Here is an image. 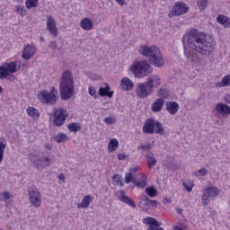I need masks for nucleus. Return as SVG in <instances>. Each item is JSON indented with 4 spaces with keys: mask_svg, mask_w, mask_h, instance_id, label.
Returning a JSON list of instances; mask_svg holds the SVG:
<instances>
[{
    "mask_svg": "<svg viewBox=\"0 0 230 230\" xmlns=\"http://www.w3.org/2000/svg\"><path fill=\"white\" fill-rule=\"evenodd\" d=\"M15 12L16 13H19L21 17H25V15L27 14V11L26 9H24V5L17 4L15 6Z\"/></svg>",
    "mask_w": 230,
    "mask_h": 230,
    "instance_id": "38",
    "label": "nucleus"
},
{
    "mask_svg": "<svg viewBox=\"0 0 230 230\" xmlns=\"http://www.w3.org/2000/svg\"><path fill=\"white\" fill-rule=\"evenodd\" d=\"M139 208L141 209H149L150 208V199H148V196H142V199L139 202Z\"/></svg>",
    "mask_w": 230,
    "mask_h": 230,
    "instance_id": "27",
    "label": "nucleus"
},
{
    "mask_svg": "<svg viewBox=\"0 0 230 230\" xmlns=\"http://www.w3.org/2000/svg\"><path fill=\"white\" fill-rule=\"evenodd\" d=\"M220 195V190L217 187H208L202 190V206H208L211 202V199H215Z\"/></svg>",
    "mask_w": 230,
    "mask_h": 230,
    "instance_id": "6",
    "label": "nucleus"
},
{
    "mask_svg": "<svg viewBox=\"0 0 230 230\" xmlns=\"http://www.w3.org/2000/svg\"><path fill=\"white\" fill-rule=\"evenodd\" d=\"M190 12V7L188 4L181 2H177L172 7V11L169 13L168 17L172 19V17H180V15H184Z\"/></svg>",
    "mask_w": 230,
    "mask_h": 230,
    "instance_id": "8",
    "label": "nucleus"
},
{
    "mask_svg": "<svg viewBox=\"0 0 230 230\" xmlns=\"http://www.w3.org/2000/svg\"><path fill=\"white\" fill-rule=\"evenodd\" d=\"M29 202L32 208H40V204H42V196L40 192L37 189H29Z\"/></svg>",
    "mask_w": 230,
    "mask_h": 230,
    "instance_id": "9",
    "label": "nucleus"
},
{
    "mask_svg": "<svg viewBox=\"0 0 230 230\" xmlns=\"http://www.w3.org/2000/svg\"><path fill=\"white\" fill-rule=\"evenodd\" d=\"M133 184H135L137 188H145V186H146V176L142 174L141 181H137V179L135 178Z\"/></svg>",
    "mask_w": 230,
    "mask_h": 230,
    "instance_id": "28",
    "label": "nucleus"
},
{
    "mask_svg": "<svg viewBox=\"0 0 230 230\" xmlns=\"http://www.w3.org/2000/svg\"><path fill=\"white\" fill-rule=\"evenodd\" d=\"M1 93H3V86L2 85H0V94H1Z\"/></svg>",
    "mask_w": 230,
    "mask_h": 230,
    "instance_id": "63",
    "label": "nucleus"
},
{
    "mask_svg": "<svg viewBox=\"0 0 230 230\" xmlns=\"http://www.w3.org/2000/svg\"><path fill=\"white\" fill-rule=\"evenodd\" d=\"M164 107V100L163 98L156 99L151 105L152 112H161Z\"/></svg>",
    "mask_w": 230,
    "mask_h": 230,
    "instance_id": "18",
    "label": "nucleus"
},
{
    "mask_svg": "<svg viewBox=\"0 0 230 230\" xmlns=\"http://www.w3.org/2000/svg\"><path fill=\"white\" fill-rule=\"evenodd\" d=\"M105 88L100 87L99 96H108V98H112V96H114V92L111 91V86L109 84H105Z\"/></svg>",
    "mask_w": 230,
    "mask_h": 230,
    "instance_id": "22",
    "label": "nucleus"
},
{
    "mask_svg": "<svg viewBox=\"0 0 230 230\" xmlns=\"http://www.w3.org/2000/svg\"><path fill=\"white\" fill-rule=\"evenodd\" d=\"M119 186H124L123 181H121V180H119Z\"/></svg>",
    "mask_w": 230,
    "mask_h": 230,
    "instance_id": "61",
    "label": "nucleus"
},
{
    "mask_svg": "<svg viewBox=\"0 0 230 230\" xmlns=\"http://www.w3.org/2000/svg\"><path fill=\"white\" fill-rule=\"evenodd\" d=\"M27 114L31 118H39L40 116V113H39V110H37L33 107H29L27 109Z\"/></svg>",
    "mask_w": 230,
    "mask_h": 230,
    "instance_id": "34",
    "label": "nucleus"
},
{
    "mask_svg": "<svg viewBox=\"0 0 230 230\" xmlns=\"http://www.w3.org/2000/svg\"><path fill=\"white\" fill-rule=\"evenodd\" d=\"M49 48L50 49H53L55 51V49L58 48V44L57 41L53 40L49 42Z\"/></svg>",
    "mask_w": 230,
    "mask_h": 230,
    "instance_id": "49",
    "label": "nucleus"
},
{
    "mask_svg": "<svg viewBox=\"0 0 230 230\" xmlns=\"http://www.w3.org/2000/svg\"><path fill=\"white\" fill-rule=\"evenodd\" d=\"M152 148V146H150V143H146V144H141L140 146L138 147V150H143V152H145V150H146L147 152H149V150Z\"/></svg>",
    "mask_w": 230,
    "mask_h": 230,
    "instance_id": "45",
    "label": "nucleus"
},
{
    "mask_svg": "<svg viewBox=\"0 0 230 230\" xmlns=\"http://www.w3.org/2000/svg\"><path fill=\"white\" fill-rule=\"evenodd\" d=\"M57 94H58V92L55 90V87H52L51 93L48 91L40 92V93L39 94V98L41 103H49V105H55V103H57V101L58 100Z\"/></svg>",
    "mask_w": 230,
    "mask_h": 230,
    "instance_id": "7",
    "label": "nucleus"
},
{
    "mask_svg": "<svg viewBox=\"0 0 230 230\" xmlns=\"http://www.w3.org/2000/svg\"><path fill=\"white\" fill-rule=\"evenodd\" d=\"M33 164L37 170H42V168H46L51 164V159L48 156H41L33 161Z\"/></svg>",
    "mask_w": 230,
    "mask_h": 230,
    "instance_id": "14",
    "label": "nucleus"
},
{
    "mask_svg": "<svg viewBox=\"0 0 230 230\" xmlns=\"http://www.w3.org/2000/svg\"><path fill=\"white\" fill-rule=\"evenodd\" d=\"M37 53V49L34 47V45H26L22 51V58L23 60H30L33 55Z\"/></svg>",
    "mask_w": 230,
    "mask_h": 230,
    "instance_id": "15",
    "label": "nucleus"
},
{
    "mask_svg": "<svg viewBox=\"0 0 230 230\" xmlns=\"http://www.w3.org/2000/svg\"><path fill=\"white\" fill-rule=\"evenodd\" d=\"M54 125L56 127H62L64 123H66V119L69 117V114H67V111L66 109L61 108V109H56L54 111Z\"/></svg>",
    "mask_w": 230,
    "mask_h": 230,
    "instance_id": "10",
    "label": "nucleus"
},
{
    "mask_svg": "<svg viewBox=\"0 0 230 230\" xmlns=\"http://www.w3.org/2000/svg\"><path fill=\"white\" fill-rule=\"evenodd\" d=\"M138 52L142 57H146L152 66L155 67H163L164 66V59L161 51L155 45L148 47L146 45H142L138 49Z\"/></svg>",
    "mask_w": 230,
    "mask_h": 230,
    "instance_id": "3",
    "label": "nucleus"
},
{
    "mask_svg": "<svg viewBox=\"0 0 230 230\" xmlns=\"http://www.w3.org/2000/svg\"><path fill=\"white\" fill-rule=\"evenodd\" d=\"M120 85L124 91H132L134 89V83L128 77L122 78Z\"/></svg>",
    "mask_w": 230,
    "mask_h": 230,
    "instance_id": "21",
    "label": "nucleus"
},
{
    "mask_svg": "<svg viewBox=\"0 0 230 230\" xmlns=\"http://www.w3.org/2000/svg\"><path fill=\"white\" fill-rule=\"evenodd\" d=\"M198 6L200 11L208 8V0H198Z\"/></svg>",
    "mask_w": 230,
    "mask_h": 230,
    "instance_id": "40",
    "label": "nucleus"
},
{
    "mask_svg": "<svg viewBox=\"0 0 230 230\" xmlns=\"http://www.w3.org/2000/svg\"><path fill=\"white\" fill-rule=\"evenodd\" d=\"M44 40H44V37L41 36V37H40V41H41V42H44Z\"/></svg>",
    "mask_w": 230,
    "mask_h": 230,
    "instance_id": "62",
    "label": "nucleus"
},
{
    "mask_svg": "<svg viewBox=\"0 0 230 230\" xmlns=\"http://www.w3.org/2000/svg\"><path fill=\"white\" fill-rule=\"evenodd\" d=\"M119 147V142L118 141V139L111 138L109 141L108 152H110V154H112V153L116 152V150H118Z\"/></svg>",
    "mask_w": 230,
    "mask_h": 230,
    "instance_id": "24",
    "label": "nucleus"
},
{
    "mask_svg": "<svg viewBox=\"0 0 230 230\" xmlns=\"http://www.w3.org/2000/svg\"><path fill=\"white\" fill-rule=\"evenodd\" d=\"M54 141L56 143H66V141H69V137L66 134L59 133L54 137Z\"/></svg>",
    "mask_w": 230,
    "mask_h": 230,
    "instance_id": "31",
    "label": "nucleus"
},
{
    "mask_svg": "<svg viewBox=\"0 0 230 230\" xmlns=\"http://www.w3.org/2000/svg\"><path fill=\"white\" fill-rule=\"evenodd\" d=\"M230 85V75H225L221 82H217L215 87H229Z\"/></svg>",
    "mask_w": 230,
    "mask_h": 230,
    "instance_id": "25",
    "label": "nucleus"
},
{
    "mask_svg": "<svg viewBox=\"0 0 230 230\" xmlns=\"http://www.w3.org/2000/svg\"><path fill=\"white\" fill-rule=\"evenodd\" d=\"M88 91H89L90 96H93V98H94V100H96V98H98V95L96 94V88L95 87L90 86L88 88Z\"/></svg>",
    "mask_w": 230,
    "mask_h": 230,
    "instance_id": "44",
    "label": "nucleus"
},
{
    "mask_svg": "<svg viewBox=\"0 0 230 230\" xmlns=\"http://www.w3.org/2000/svg\"><path fill=\"white\" fill-rule=\"evenodd\" d=\"M25 6L27 10H31V8H37L39 6V0H26Z\"/></svg>",
    "mask_w": 230,
    "mask_h": 230,
    "instance_id": "33",
    "label": "nucleus"
},
{
    "mask_svg": "<svg viewBox=\"0 0 230 230\" xmlns=\"http://www.w3.org/2000/svg\"><path fill=\"white\" fill-rule=\"evenodd\" d=\"M144 134H155V120L152 118L147 119L142 128Z\"/></svg>",
    "mask_w": 230,
    "mask_h": 230,
    "instance_id": "13",
    "label": "nucleus"
},
{
    "mask_svg": "<svg viewBox=\"0 0 230 230\" xmlns=\"http://www.w3.org/2000/svg\"><path fill=\"white\" fill-rule=\"evenodd\" d=\"M139 170V168L137 167H133L129 169V173H136V172H137Z\"/></svg>",
    "mask_w": 230,
    "mask_h": 230,
    "instance_id": "55",
    "label": "nucleus"
},
{
    "mask_svg": "<svg viewBox=\"0 0 230 230\" xmlns=\"http://www.w3.org/2000/svg\"><path fill=\"white\" fill-rule=\"evenodd\" d=\"M163 202H164V204H168L169 199H164Z\"/></svg>",
    "mask_w": 230,
    "mask_h": 230,
    "instance_id": "59",
    "label": "nucleus"
},
{
    "mask_svg": "<svg viewBox=\"0 0 230 230\" xmlns=\"http://www.w3.org/2000/svg\"><path fill=\"white\" fill-rule=\"evenodd\" d=\"M183 187L190 193L193 190V183H191L190 181H184Z\"/></svg>",
    "mask_w": 230,
    "mask_h": 230,
    "instance_id": "43",
    "label": "nucleus"
},
{
    "mask_svg": "<svg viewBox=\"0 0 230 230\" xmlns=\"http://www.w3.org/2000/svg\"><path fill=\"white\" fill-rule=\"evenodd\" d=\"M120 6H125V0H115Z\"/></svg>",
    "mask_w": 230,
    "mask_h": 230,
    "instance_id": "56",
    "label": "nucleus"
},
{
    "mask_svg": "<svg viewBox=\"0 0 230 230\" xmlns=\"http://www.w3.org/2000/svg\"><path fill=\"white\" fill-rule=\"evenodd\" d=\"M157 96H161L164 100L168 97V91L164 88H160L157 91Z\"/></svg>",
    "mask_w": 230,
    "mask_h": 230,
    "instance_id": "41",
    "label": "nucleus"
},
{
    "mask_svg": "<svg viewBox=\"0 0 230 230\" xmlns=\"http://www.w3.org/2000/svg\"><path fill=\"white\" fill-rule=\"evenodd\" d=\"M153 227H161V223L157 222L155 218L153 221Z\"/></svg>",
    "mask_w": 230,
    "mask_h": 230,
    "instance_id": "54",
    "label": "nucleus"
},
{
    "mask_svg": "<svg viewBox=\"0 0 230 230\" xmlns=\"http://www.w3.org/2000/svg\"><path fill=\"white\" fill-rule=\"evenodd\" d=\"M146 157L148 168H152V166H155V164H157V159L154 157V154L150 153Z\"/></svg>",
    "mask_w": 230,
    "mask_h": 230,
    "instance_id": "30",
    "label": "nucleus"
},
{
    "mask_svg": "<svg viewBox=\"0 0 230 230\" xmlns=\"http://www.w3.org/2000/svg\"><path fill=\"white\" fill-rule=\"evenodd\" d=\"M4 150H6V138L0 137V163H3L4 157Z\"/></svg>",
    "mask_w": 230,
    "mask_h": 230,
    "instance_id": "26",
    "label": "nucleus"
},
{
    "mask_svg": "<svg viewBox=\"0 0 230 230\" xmlns=\"http://www.w3.org/2000/svg\"><path fill=\"white\" fill-rule=\"evenodd\" d=\"M119 200L120 202H123L124 204H127L129 206V208H136V202H134V199L132 198L126 196L124 190H119Z\"/></svg>",
    "mask_w": 230,
    "mask_h": 230,
    "instance_id": "16",
    "label": "nucleus"
},
{
    "mask_svg": "<svg viewBox=\"0 0 230 230\" xmlns=\"http://www.w3.org/2000/svg\"><path fill=\"white\" fill-rule=\"evenodd\" d=\"M166 111L172 116H174L176 112H179V103L177 102L169 101L165 103Z\"/></svg>",
    "mask_w": 230,
    "mask_h": 230,
    "instance_id": "17",
    "label": "nucleus"
},
{
    "mask_svg": "<svg viewBox=\"0 0 230 230\" xmlns=\"http://www.w3.org/2000/svg\"><path fill=\"white\" fill-rule=\"evenodd\" d=\"M59 179L60 181H66V177L64 176V174H60Z\"/></svg>",
    "mask_w": 230,
    "mask_h": 230,
    "instance_id": "58",
    "label": "nucleus"
},
{
    "mask_svg": "<svg viewBox=\"0 0 230 230\" xmlns=\"http://www.w3.org/2000/svg\"><path fill=\"white\" fill-rule=\"evenodd\" d=\"M91 202H93V196L86 195L83 198L82 202L77 204V208L78 209H87L91 206Z\"/></svg>",
    "mask_w": 230,
    "mask_h": 230,
    "instance_id": "20",
    "label": "nucleus"
},
{
    "mask_svg": "<svg viewBox=\"0 0 230 230\" xmlns=\"http://www.w3.org/2000/svg\"><path fill=\"white\" fill-rule=\"evenodd\" d=\"M4 66L7 67L9 73H17V63L16 62H10L9 64L4 63Z\"/></svg>",
    "mask_w": 230,
    "mask_h": 230,
    "instance_id": "36",
    "label": "nucleus"
},
{
    "mask_svg": "<svg viewBox=\"0 0 230 230\" xmlns=\"http://www.w3.org/2000/svg\"><path fill=\"white\" fill-rule=\"evenodd\" d=\"M8 76H10L8 67H5L4 65L0 66V79L4 80V78H8Z\"/></svg>",
    "mask_w": 230,
    "mask_h": 230,
    "instance_id": "32",
    "label": "nucleus"
},
{
    "mask_svg": "<svg viewBox=\"0 0 230 230\" xmlns=\"http://www.w3.org/2000/svg\"><path fill=\"white\" fill-rule=\"evenodd\" d=\"M146 193L151 198L157 197V189H155V187H147Z\"/></svg>",
    "mask_w": 230,
    "mask_h": 230,
    "instance_id": "37",
    "label": "nucleus"
},
{
    "mask_svg": "<svg viewBox=\"0 0 230 230\" xmlns=\"http://www.w3.org/2000/svg\"><path fill=\"white\" fill-rule=\"evenodd\" d=\"M154 217H145L143 219V224H146V226H152L154 227Z\"/></svg>",
    "mask_w": 230,
    "mask_h": 230,
    "instance_id": "42",
    "label": "nucleus"
},
{
    "mask_svg": "<svg viewBox=\"0 0 230 230\" xmlns=\"http://www.w3.org/2000/svg\"><path fill=\"white\" fill-rule=\"evenodd\" d=\"M45 148H46L47 150H53V146H51V144H46V145H45Z\"/></svg>",
    "mask_w": 230,
    "mask_h": 230,
    "instance_id": "57",
    "label": "nucleus"
},
{
    "mask_svg": "<svg viewBox=\"0 0 230 230\" xmlns=\"http://www.w3.org/2000/svg\"><path fill=\"white\" fill-rule=\"evenodd\" d=\"M155 134H159V136H163V134H164V128L163 127V123L155 121Z\"/></svg>",
    "mask_w": 230,
    "mask_h": 230,
    "instance_id": "35",
    "label": "nucleus"
},
{
    "mask_svg": "<svg viewBox=\"0 0 230 230\" xmlns=\"http://www.w3.org/2000/svg\"><path fill=\"white\" fill-rule=\"evenodd\" d=\"M216 116L222 118H227V116H230V106L228 104H226L224 102H218L216 105Z\"/></svg>",
    "mask_w": 230,
    "mask_h": 230,
    "instance_id": "11",
    "label": "nucleus"
},
{
    "mask_svg": "<svg viewBox=\"0 0 230 230\" xmlns=\"http://www.w3.org/2000/svg\"><path fill=\"white\" fill-rule=\"evenodd\" d=\"M70 132H80L82 130V126L78 122H72L67 127Z\"/></svg>",
    "mask_w": 230,
    "mask_h": 230,
    "instance_id": "29",
    "label": "nucleus"
},
{
    "mask_svg": "<svg viewBox=\"0 0 230 230\" xmlns=\"http://www.w3.org/2000/svg\"><path fill=\"white\" fill-rule=\"evenodd\" d=\"M112 181L116 182V184H119V181H121V175L114 174L112 177Z\"/></svg>",
    "mask_w": 230,
    "mask_h": 230,
    "instance_id": "47",
    "label": "nucleus"
},
{
    "mask_svg": "<svg viewBox=\"0 0 230 230\" xmlns=\"http://www.w3.org/2000/svg\"><path fill=\"white\" fill-rule=\"evenodd\" d=\"M174 230H182L180 226H174Z\"/></svg>",
    "mask_w": 230,
    "mask_h": 230,
    "instance_id": "60",
    "label": "nucleus"
},
{
    "mask_svg": "<svg viewBox=\"0 0 230 230\" xmlns=\"http://www.w3.org/2000/svg\"><path fill=\"white\" fill-rule=\"evenodd\" d=\"M129 71L133 73L135 78H145L153 73L154 68L148 61H134L129 66Z\"/></svg>",
    "mask_w": 230,
    "mask_h": 230,
    "instance_id": "5",
    "label": "nucleus"
},
{
    "mask_svg": "<svg viewBox=\"0 0 230 230\" xmlns=\"http://www.w3.org/2000/svg\"><path fill=\"white\" fill-rule=\"evenodd\" d=\"M75 93V78H73V73L69 70H66L61 76L59 82V94L61 100H71Z\"/></svg>",
    "mask_w": 230,
    "mask_h": 230,
    "instance_id": "2",
    "label": "nucleus"
},
{
    "mask_svg": "<svg viewBox=\"0 0 230 230\" xmlns=\"http://www.w3.org/2000/svg\"><path fill=\"white\" fill-rule=\"evenodd\" d=\"M2 195L4 200H9V199H12V194H10L8 191H4Z\"/></svg>",
    "mask_w": 230,
    "mask_h": 230,
    "instance_id": "50",
    "label": "nucleus"
},
{
    "mask_svg": "<svg viewBox=\"0 0 230 230\" xmlns=\"http://www.w3.org/2000/svg\"><path fill=\"white\" fill-rule=\"evenodd\" d=\"M104 123L107 125H114L116 123V120L114 119H111V117H107L104 119Z\"/></svg>",
    "mask_w": 230,
    "mask_h": 230,
    "instance_id": "46",
    "label": "nucleus"
},
{
    "mask_svg": "<svg viewBox=\"0 0 230 230\" xmlns=\"http://www.w3.org/2000/svg\"><path fill=\"white\" fill-rule=\"evenodd\" d=\"M47 30L52 37H58V29L57 28V22L51 15L47 17Z\"/></svg>",
    "mask_w": 230,
    "mask_h": 230,
    "instance_id": "12",
    "label": "nucleus"
},
{
    "mask_svg": "<svg viewBox=\"0 0 230 230\" xmlns=\"http://www.w3.org/2000/svg\"><path fill=\"white\" fill-rule=\"evenodd\" d=\"M217 22L224 26V28H230V18L226 15L219 14L217 17Z\"/></svg>",
    "mask_w": 230,
    "mask_h": 230,
    "instance_id": "23",
    "label": "nucleus"
},
{
    "mask_svg": "<svg viewBox=\"0 0 230 230\" xmlns=\"http://www.w3.org/2000/svg\"><path fill=\"white\" fill-rule=\"evenodd\" d=\"M161 85V78L157 75H152L146 83L139 84L136 89L137 96L141 99L148 98L154 93V87Z\"/></svg>",
    "mask_w": 230,
    "mask_h": 230,
    "instance_id": "4",
    "label": "nucleus"
},
{
    "mask_svg": "<svg viewBox=\"0 0 230 230\" xmlns=\"http://www.w3.org/2000/svg\"><path fill=\"white\" fill-rule=\"evenodd\" d=\"M125 182L126 184H130V182H136V178L132 172H126L125 174Z\"/></svg>",
    "mask_w": 230,
    "mask_h": 230,
    "instance_id": "39",
    "label": "nucleus"
},
{
    "mask_svg": "<svg viewBox=\"0 0 230 230\" xmlns=\"http://www.w3.org/2000/svg\"><path fill=\"white\" fill-rule=\"evenodd\" d=\"M127 157H128V155H127L125 154H119L118 155L119 161H125V159H127Z\"/></svg>",
    "mask_w": 230,
    "mask_h": 230,
    "instance_id": "51",
    "label": "nucleus"
},
{
    "mask_svg": "<svg viewBox=\"0 0 230 230\" xmlns=\"http://www.w3.org/2000/svg\"><path fill=\"white\" fill-rule=\"evenodd\" d=\"M146 230H164V228L149 226Z\"/></svg>",
    "mask_w": 230,
    "mask_h": 230,
    "instance_id": "53",
    "label": "nucleus"
},
{
    "mask_svg": "<svg viewBox=\"0 0 230 230\" xmlns=\"http://www.w3.org/2000/svg\"><path fill=\"white\" fill-rule=\"evenodd\" d=\"M80 27L85 31H91L94 28V23L90 18H84L80 22Z\"/></svg>",
    "mask_w": 230,
    "mask_h": 230,
    "instance_id": "19",
    "label": "nucleus"
},
{
    "mask_svg": "<svg viewBox=\"0 0 230 230\" xmlns=\"http://www.w3.org/2000/svg\"><path fill=\"white\" fill-rule=\"evenodd\" d=\"M198 173H200V175L202 177H206V175H208V169L201 168V169L198 170Z\"/></svg>",
    "mask_w": 230,
    "mask_h": 230,
    "instance_id": "48",
    "label": "nucleus"
},
{
    "mask_svg": "<svg viewBox=\"0 0 230 230\" xmlns=\"http://www.w3.org/2000/svg\"><path fill=\"white\" fill-rule=\"evenodd\" d=\"M184 46V55L187 58H194L197 53L202 57H208L215 51V42L204 32L199 30H191L187 36L182 39ZM196 51V52H195Z\"/></svg>",
    "mask_w": 230,
    "mask_h": 230,
    "instance_id": "1",
    "label": "nucleus"
},
{
    "mask_svg": "<svg viewBox=\"0 0 230 230\" xmlns=\"http://www.w3.org/2000/svg\"><path fill=\"white\" fill-rule=\"evenodd\" d=\"M157 206L156 200H150L149 199V208H155Z\"/></svg>",
    "mask_w": 230,
    "mask_h": 230,
    "instance_id": "52",
    "label": "nucleus"
}]
</instances>
